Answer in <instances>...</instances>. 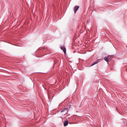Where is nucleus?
<instances>
[{"mask_svg": "<svg viewBox=\"0 0 127 127\" xmlns=\"http://www.w3.org/2000/svg\"><path fill=\"white\" fill-rule=\"evenodd\" d=\"M79 6H76L74 8L75 13L76 11L78 10L79 8Z\"/></svg>", "mask_w": 127, "mask_h": 127, "instance_id": "3", "label": "nucleus"}, {"mask_svg": "<svg viewBox=\"0 0 127 127\" xmlns=\"http://www.w3.org/2000/svg\"><path fill=\"white\" fill-rule=\"evenodd\" d=\"M68 124V122L67 120L64 121V126H66Z\"/></svg>", "mask_w": 127, "mask_h": 127, "instance_id": "5", "label": "nucleus"}, {"mask_svg": "<svg viewBox=\"0 0 127 127\" xmlns=\"http://www.w3.org/2000/svg\"><path fill=\"white\" fill-rule=\"evenodd\" d=\"M68 109L67 108H65L64 109L62 110L60 112L62 113L63 112H64V113L63 115H65L68 112Z\"/></svg>", "mask_w": 127, "mask_h": 127, "instance_id": "1", "label": "nucleus"}, {"mask_svg": "<svg viewBox=\"0 0 127 127\" xmlns=\"http://www.w3.org/2000/svg\"><path fill=\"white\" fill-rule=\"evenodd\" d=\"M104 60L106 62H108V58L107 57H105L104 58Z\"/></svg>", "mask_w": 127, "mask_h": 127, "instance_id": "6", "label": "nucleus"}, {"mask_svg": "<svg viewBox=\"0 0 127 127\" xmlns=\"http://www.w3.org/2000/svg\"><path fill=\"white\" fill-rule=\"evenodd\" d=\"M100 61V59L97 60L96 61L94 62V63L91 65V66H93V65H94L95 64L98 63Z\"/></svg>", "mask_w": 127, "mask_h": 127, "instance_id": "2", "label": "nucleus"}, {"mask_svg": "<svg viewBox=\"0 0 127 127\" xmlns=\"http://www.w3.org/2000/svg\"><path fill=\"white\" fill-rule=\"evenodd\" d=\"M61 49L63 50L64 53L65 54V53H66V50L64 46H61Z\"/></svg>", "mask_w": 127, "mask_h": 127, "instance_id": "4", "label": "nucleus"}]
</instances>
